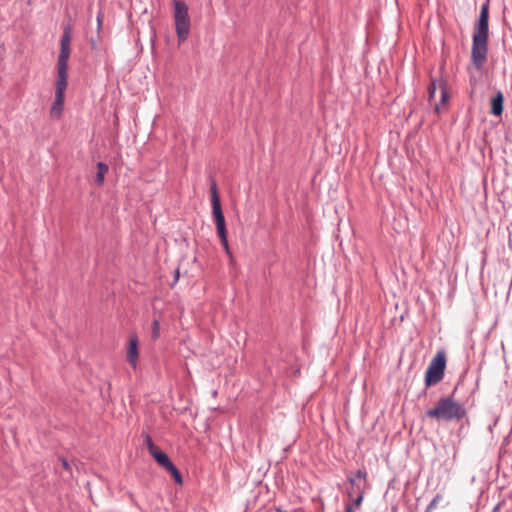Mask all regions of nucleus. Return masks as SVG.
Segmentation results:
<instances>
[{
	"label": "nucleus",
	"instance_id": "obj_23",
	"mask_svg": "<svg viewBox=\"0 0 512 512\" xmlns=\"http://www.w3.org/2000/svg\"><path fill=\"white\" fill-rule=\"evenodd\" d=\"M435 502H436V499L432 500L430 506H433L435 504Z\"/></svg>",
	"mask_w": 512,
	"mask_h": 512
},
{
	"label": "nucleus",
	"instance_id": "obj_13",
	"mask_svg": "<svg viewBox=\"0 0 512 512\" xmlns=\"http://www.w3.org/2000/svg\"><path fill=\"white\" fill-rule=\"evenodd\" d=\"M108 172V166L105 163L99 162L97 163V174H96V183L101 186L104 183L105 175Z\"/></svg>",
	"mask_w": 512,
	"mask_h": 512
},
{
	"label": "nucleus",
	"instance_id": "obj_11",
	"mask_svg": "<svg viewBox=\"0 0 512 512\" xmlns=\"http://www.w3.org/2000/svg\"><path fill=\"white\" fill-rule=\"evenodd\" d=\"M64 107V96L55 95L54 103L50 110V115L53 118H60Z\"/></svg>",
	"mask_w": 512,
	"mask_h": 512
},
{
	"label": "nucleus",
	"instance_id": "obj_6",
	"mask_svg": "<svg viewBox=\"0 0 512 512\" xmlns=\"http://www.w3.org/2000/svg\"><path fill=\"white\" fill-rule=\"evenodd\" d=\"M210 194H211V202H212V214L215 220L217 234L223 235L227 233L226 225H225V218L222 212V207L220 203V197L218 194L217 185L215 182H212L210 187Z\"/></svg>",
	"mask_w": 512,
	"mask_h": 512
},
{
	"label": "nucleus",
	"instance_id": "obj_5",
	"mask_svg": "<svg viewBox=\"0 0 512 512\" xmlns=\"http://www.w3.org/2000/svg\"><path fill=\"white\" fill-rule=\"evenodd\" d=\"M446 368V354L444 351H438L431 360L425 374L426 386H432L439 383L444 377Z\"/></svg>",
	"mask_w": 512,
	"mask_h": 512
},
{
	"label": "nucleus",
	"instance_id": "obj_17",
	"mask_svg": "<svg viewBox=\"0 0 512 512\" xmlns=\"http://www.w3.org/2000/svg\"><path fill=\"white\" fill-rule=\"evenodd\" d=\"M218 236L221 240V244H222L226 254L232 259V253L230 251V247H229L228 240H227V233H225L223 235H218Z\"/></svg>",
	"mask_w": 512,
	"mask_h": 512
},
{
	"label": "nucleus",
	"instance_id": "obj_2",
	"mask_svg": "<svg viewBox=\"0 0 512 512\" xmlns=\"http://www.w3.org/2000/svg\"><path fill=\"white\" fill-rule=\"evenodd\" d=\"M466 414L462 404L454 401L452 397H443L439 399L433 409H429L426 415L430 418L444 421H459Z\"/></svg>",
	"mask_w": 512,
	"mask_h": 512
},
{
	"label": "nucleus",
	"instance_id": "obj_10",
	"mask_svg": "<svg viewBox=\"0 0 512 512\" xmlns=\"http://www.w3.org/2000/svg\"><path fill=\"white\" fill-rule=\"evenodd\" d=\"M504 96L502 92L497 94L491 99V114L494 116H500L503 113Z\"/></svg>",
	"mask_w": 512,
	"mask_h": 512
},
{
	"label": "nucleus",
	"instance_id": "obj_4",
	"mask_svg": "<svg viewBox=\"0 0 512 512\" xmlns=\"http://www.w3.org/2000/svg\"><path fill=\"white\" fill-rule=\"evenodd\" d=\"M174 22L178 43L184 42L190 32V17L188 6L181 0H174Z\"/></svg>",
	"mask_w": 512,
	"mask_h": 512
},
{
	"label": "nucleus",
	"instance_id": "obj_22",
	"mask_svg": "<svg viewBox=\"0 0 512 512\" xmlns=\"http://www.w3.org/2000/svg\"><path fill=\"white\" fill-rule=\"evenodd\" d=\"M178 278H179V271L177 270L175 273V279L178 280Z\"/></svg>",
	"mask_w": 512,
	"mask_h": 512
},
{
	"label": "nucleus",
	"instance_id": "obj_8",
	"mask_svg": "<svg viewBox=\"0 0 512 512\" xmlns=\"http://www.w3.org/2000/svg\"><path fill=\"white\" fill-rule=\"evenodd\" d=\"M68 65H57V81L55 87V95L64 96L67 88V74Z\"/></svg>",
	"mask_w": 512,
	"mask_h": 512
},
{
	"label": "nucleus",
	"instance_id": "obj_16",
	"mask_svg": "<svg viewBox=\"0 0 512 512\" xmlns=\"http://www.w3.org/2000/svg\"><path fill=\"white\" fill-rule=\"evenodd\" d=\"M355 492H357V493H358V495H357L356 499L354 500V505L358 507V506H360V505H361L362 500H363V491H362V489L360 488V486H357V489H354V493H355ZM348 494H349V496L351 497V496H352V494H353V490H352V491H349V493H348Z\"/></svg>",
	"mask_w": 512,
	"mask_h": 512
},
{
	"label": "nucleus",
	"instance_id": "obj_7",
	"mask_svg": "<svg viewBox=\"0 0 512 512\" xmlns=\"http://www.w3.org/2000/svg\"><path fill=\"white\" fill-rule=\"evenodd\" d=\"M70 43L71 31L68 27H66L61 39V48L57 65H68V60L70 56Z\"/></svg>",
	"mask_w": 512,
	"mask_h": 512
},
{
	"label": "nucleus",
	"instance_id": "obj_15",
	"mask_svg": "<svg viewBox=\"0 0 512 512\" xmlns=\"http://www.w3.org/2000/svg\"><path fill=\"white\" fill-rule=\"evenodd\" d=\"M366 472L365 471H362V470H358L355 477L353 478H349V481L351 483V485L353 486V490L354 489H357V480H360V479H363L365 480L366 479Z\"/></svg>",
	"mask_w": 512,
	"mask_h": 512
},
{
	"label": "nucleus",
	"instance_id": "obj_19",
	"mask_svg": "<svg viewBox=\"0 0 512 512\" xmlns=\"http://www.w3.org/2000/svg\"><path fill=\"white\" fill-rule=\"evenodd\" d=\"M62 469L67 472L69 476H72L71 464L65 458H59Z\"/></svg>",
	"mask_w": 512,
	"mask_h": 512
},
{
	"label": "nucleus",
	"instance_id": "obj_18",
	"mask_svg": "<svg viewBox=\"0 0 512 512\" xmlns=\"http://www.w3.org/2000/svg\"><path fill=\"white\" fill-rule=\"evenodd\" d=\"M145 444L147 449L151 455L155 454V452L159 451L158 447L153 443L151 437L149 435L146 436Z\"/></svg>",
	"mask_w": 512,
	"mask_h": 512
},
{
	"label": "nucleus",
	"instance_id": "obj_14",
	"mask_svg": "<svg viewBox=\"0 0 512 512\" xmlns=\"http://www.w3.org/2000/svg\"><path fill=\"white\" fill-rule=\"evenodd\" d=\"M167 471L171 474V476L173 477V479L175 480V482L179 485L182 484V477H181V474L180 472L178 471V469L174 466V464H172L168 469Z\"/></svg>",
	"mask_w": 512,
	"mask_h": 512
},
{
	"label": "nucleus",
	"instance_id": "obj_9",
	"mask_svg": "<svg viewBox=\"0 0 512 512\" xmlns=\"http://www.w3.org/2000/svg\"><path fill=\"white\" fill-rule=\"evenodd\" d=\"M138 356V337L136 335H131L129 337L126 358L133 368H135L137 365Z\"/></svg>",
	"mask_w": 512,
	"mask_h": 512
},
{
	"label": "nucleus",
	"instance_id": "obj_20",
	"mask_svg": "<svg viewBox=\"0 0 512 512\" xmlns=\"http://www.w3.org/2000/svg\"><path fill=\"white\" fill-rule=\"evenodd\" d=\"M160 326L157 320L153 321L152 338L157 339L159 337Z\"/></svg>",
	"mask_w": 512,
	"mask_h": 512
},
{
	"label": "nucleus",
	"instance_id": "obj_21",
	"mask_svg": "<svg viewBox=\"0 0 512 512\" xmlns=\"http://www.w3.org/2000/svg\"><path fill=\"white\" fill-rule=\"evenodd\" d=\"M345 512H353L352 506L351 505L346 506V511Z\"/></svg>",
	"mask_w": 512,
	"mask_h": 512
},
{
	"label": "nucleus",
	"instance_id": "obj_1",
	"mask_svg": "<svg viewBox=\"0 0 512 512\" xmlns=\"http://www.w3.org/2000/svg\"><path fill=\"white\" fill-rule=\"evenodd\" d=\"M489 0H487L480 10L479 19L475 25L472 36L471 60L477 69H481L486 61L488 52L489 35Z\"/></svg>",
	"mask_w": 512,
	"mask_h": 512
},
{
	"label": "nucleus",
	"instance_id": "obj_12",
	"mask_svg": "<svg viewBox=\"0 0 512 512\" xmlns=\"http://www.w3.org/2000/svg\"><path fill=\"white\" fill-rule=\"evenodd\" d=\"M156 462L163 467L164 469H168L173 463L170 461L169 457L166 453L162 451H157L152 455Z\"/></svg>",
	"mask_w": 512,
	"mask_h": 512
},
{
	"label": "nucleus",
	"instance_id": "obj_3",
	"mask_svg": "<svg viewBox=\"0 0 512 512\" xmlns=\"http://www.w3.org/2000/svg\"><path fill=\"white\" fill-rule=\"evenodd\" d=\"M428 94L429 102L434 105L437 113L446 111L450 94L447 89V84L442 78L431 79Z\"/></svg>",
	"mask_w": 512,
	"mask_h": 512
}]
</instances>
